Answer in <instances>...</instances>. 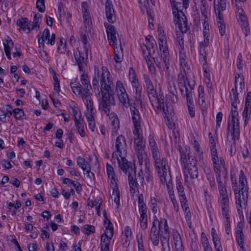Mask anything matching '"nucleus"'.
I'll use <instances>...</instances> for the list:
<instances>
[{"mask_svg":"<svg viewBox=\"0 0 251 251\" xmlns=\"http://www.w3.org/2000/svg\"><path fill=\"white\" fill-rule=\"evenodd\" d=\"M149 142L153 159L159 157L160 155L158 147L153 136L151 135L149 136Z\"/></svg>","mask_w":251,"mask_h":251,"instance_id":"nucleus-22","label":"nucleus"},{"mask_svg":"<svg viewBox=\"0 0 251 251\" xmlns=\"http://www.w3.org/2000/svg\"><path fill=\"white\" fill-rule=\"evenodd\" d=\"M174 22L176 26V45L177 48L181 49L184 47L183 33H186L188 30L187 20L186 16L175 17Z\"/></svg>","mask_w":251,"mask_h":251,"instance_id":"nucleus-4","label":"nucleus"},{"mask_svg":"<svg viewBox=\"0 0 251 251\" xmlns=\"http://www.w3.org/2000/svg\"><path fill=\"white\" fill-rule=\"evenodd\" d=\"M208 47L203 46L202 43L199 44V52L201 56V58H202L204 63L203 64H205L207 63V48Z\"/></svg>","mask_w":251,"mask_h":251,"instance_id":"nucleus-38","label":"nucleus"},{"mask_svg":"<svg viewBox=\"0 0 251 251\" xmlns=\"http://www.w3.org/2000/svg\"><path fill=\"white\" fill-rule=\"evenodd\" d=\"M70 107L73 114L74 121H75V119H82L81 113L79 111V108L76 106L73 105H71Z\"/></svg>","mask_w":251,"mask_h":251,"instance_id":"nucleus-47","label":"nucleus"},{"mask_svg":"<svg viewBox=\"0 0 251 251\" xmlns=\"http://www.w3.org/2000/svg\"><path fill=\"white\" fill-rule=\"evenodd\" d=\"M14 117L16 119H20L24 115V111L20 108H15L13 110Z\"/></svg>","mask_w":251,"mask_h":251,"instance_id":"nucleus-61","label":"nucleus"},{"mask_svg":"<svg viewBox=\"0 0 251 251\" xmlns=\"http://www.w3.org/2000/svg\"><path fill=\"white\" fill-rule=\"evenodd\" d=\"M180 161L183 169L184 176H198V170L197 161L193 156H189V153H186L179 147Z\"/></svg>","mask_w":251,"mask_h":251,"instance_id":"nucleus-3","label":"nucleus"},{"mask_svg":"<svg viewBox=\"0 0 251 251\" xmlns=\"http://www.w3.org/2000/svg\"><path fill=\"white\" fill-rule=\"evenodd\" d=\"M239 189L240 191L248 192L247 180L243 170L240 171L239 176Z\"/></svg>","mask_w":251,"mask_h":251,"instance_id":"nucleus-23","label":"nucleus"},{"mask_svg":"<svg viewBox=\"0 0 251 251\" xmlns=\"http://www.w3.org/2000/svg\"><path fill=\"white\" fill-rule=\"evenodd\" d=\"M94 115L95 114L90 115L89 114H85L89 127L92 131L95 130L96 126Z\"/></svg>","mask_w":251,"mask_h":251,"instance_id":"nucleus-39","label":"nucleus"},{"mask_svg":"<svg viewBox=\"0 0 251 251\" xmlns=\"http://www.w3.org/2000/svg\"><path fill=\"white\" fill-rule=\"evenodd\" d=\"M230 115L228 120L227 136L230 135L231 139L236 141L239 139L240 136L239 122L236 117L238 115L236 109L231 108Z\"/></svg>","mask_w":251,"mask_h":251,"instance_id":"nucleus-7","label":"nucleus"},{"mask_svg":"<svg viewBox=\"0 0 251 251\" xmlns=\"http://www.w3.org/2000/svg\"><path fill=\"white\" fill-rule=\"evenodd\" d=\"M176 188L179 197L180 203L187 202L186 197L184 191V187L179 178L176 177Z\"/></svg>","mask_w":251,"mask_h":251,"instance_id":"nucleus-19","label":"nucleus"},{"mask_svg":"<svg viewBox=\"0 0 251 251\" xmlns=\"http://www.w3.org/2000/svg\"><path fill=\"white\" fill-rule=\"evenodd\" d=\"M251 113V106L245 105L244 109L243 112V117L245 121V124L248 123V120L250 117Z\"/></svg>","mask_w":251,"mask_h":251,"instance_id":"nucleus-45","label":"nucleus"},{"mask_svg":"<svg viewBox=\"0 0 251 251\" xmlns=\"http://www.w3.org/2000/svg\"><path fill=\"white\" fill-rule=\"evenodd\" d=\"M70 86L72 89L73 92L76 96H79L83 89L82 88V86L79 84V83L78 82H76L75 80L74 82H71L70 83Z\"/></svg>","mask_w":251,"mask_h":251,"instance_id":"nucleus-35","label":"nucleus"},{"mask_svg":"<svg viewBox=\"0 0 251 251\" xmlns=\"http://www.w3.org/2000/svg\"><path fill=\"white\" fill-rule=\"evenodd\" d=\"M154 160L159 177H164L165 180L169 179L170 171L167 159L160 156L154 158Z\"/></svg>","mask_w":251,"mask_h":251,"instance_id":"nucleus-9","label":"nucleus"},{"mask_svg":"<svg viewBox=\"0 0 251 251\" xmlns=\"http://www.w3.org/2000/svg\"><path fill=\"white\" fill-rule=\"evenodd\" d=\"M226 214L227 215L224 214V211H222L223 216L226 219L225 223L226 232L227 234H229L230 233V223L229 221V211H227V214L226 213Z\"/></svg>","mask_w":251,"mask_h":251,"instance_id":"nucleus-48","label":"nucleus"},{"mask_svg":"<svg viewBox=\"0 0 251 251\" xmlns=\"http://www.w3.org/2000/svg\"><path fill=\"white\" fill-rule=\"evenodd\" d=\"M132 121L134 127L133 133L136 137L134 139L135 150L144 148L145 146L143 145V136L141 127V116L138 115V113L136 110L133 111Z\"/></svg>","mask_w":251,"mask_h":251,"instance_id":"nucleus-5","label":"nucleus"},{"mask_svg":"<svg viewBox=\"0 0 251 251\" xmlns=\"http://www.w3.org/2000/svg\"><path fill=\"white\" fill-rule=\"evenodd\" d=\"M159 39V50L163 52V55L165 62H167L168 61V49L167 44L166 37L163 33H162L161 30H160V33L158 35Z\"/></svg>","mask_w":251,"mask_h":251,"instance_id":"nucleus-15","label":"nucleus"},{"mask_svg":"<svg viewBox=\"0 0 251 251\" xmlns=\"http://www.w3.org/2000/svg\"><path fill=\"white\" fill-rule=\"evenodd\" d=\"M214 165V170L215 173L216 178H217V175L218 174L219 176V178L221 177V170L222 168L225 169V164L224 160L220 158V159L216 162L215 164H213Z\"/></svg>","mask_w":251,"mask_h":251,"instance_id":"nucleus-29","label":"nucleus"},{"mask_svg":"<svg viewBox=\"0 0 251 251\" xmlns=\"http://www.w3.org/2000/svg\"><path fill=\"white\" fill-rule=\"evenodd\" d=\"M80 80L82 84L84 87V88H91V86L90 84V81L88 78V75L84 72L82 73L81 75Z\"/></svg>","mask_w":251,"mask_h":251,"instance_id":"nucleus-42","label":"nucleus"},{"mask_svg":"<svg viewBox=\"0 0 251 251\" xmlns=\"http://www.w3.org/2000/svg\"><path fill=\"white\" fill-rule=\"evenodd\" d=\"M244 87V78L243 75L241 74H238L237 75L235 76V92L237 93V92L238 91L241 92Z\"/></svg>","mask_w":251,"mask_h":251,"instance_id":"nucleus-25","label":"nucleus"},{"mask_svg":"<svg viewBox=\"0 0 251 251\" xmlns=\"http://www.w3.org/2000/svg\"><path fill=\"white\" fill-rule=\"evenodd\" d=\"M155 100L154 101L155 110L158 111L160 110L162 112H165V110L168 111L167 106H165L164 99L165 97L163 94L159 93L155 96Z\"/></svg>","mask_w":251,"mask_h":251,"instance_id":"nucleus-18","label":"nucleus"},{"mask_svg":"<svg viewBox=\"0 0 251 251\" xmlns=\"http://www.w3.org/2000/svg\"><path fill=\"white\" fill-rule=\"evenodd\" d=\"M173 238L175 248L183 247L180 236L177 231H173Z\"/></svg>","mask_w":251,"mask_h":251,"instance_id":"nucleus-40","label":"nucleus"},{"mask_svg":"<svg viewBox=\"0 0 251 251\" xmlns=\"http://www.w3.org/2000/svg\"><path fill=\"white\" fill-rule=\"evenodd\" d=\"M217 25L219 27V32L222 36L224 35L226 33V25L223 21V18L220 20L217 18Z\"/></svg>","mask_w":251,"mask_h":251,"instance_id":"nucleus-52","label":"nucleus"},{"mask_svg":"<svg viewBox=\"0 0 251 251\" xmlns=\"http://www.w3.org/2000/svg\"><path fill=\"white\" fill-rule=\"evenodd\" d=\"M89 89L90 88H83L81 91V93L79 95L82 99L85 100V101H88L92 99L90 96Z\"/></svg>","mask_w":251,"mask_h":251,"instance_id":"nucleus-53","label":"nucleus"},{"mask_svg":"<svg viewBox=\"0 0 251 251\" xmlns=\"http://www.w3.org/2000/svg\"><path fill=\"white\" fill-rule=\"evenodd\" d=\"M214 165V170L215 173L216 178H217V175L218 174L219 176V178L221 177V170L222 168L225 169V164L224 160L220 158V159L216 162L215 164H213Z\"/></svg>","mask_w":251,"mask_h":251,"instance_id":"nucleus-28","label":"nucleus"},{"mask_svg":"<svg viewBox=\"0 0 251 251\" xmlns=\"http://www.w3.org/2000/svg\"><path fill=\"white\" fill-rule=\"evenodd\" d=\"M85 53H86L85 52ZM74 55L76 63L85 64L86 62L88 56V55L86 56V54H85V56H84L83 53L79 51L78 54L75 53Z\"/></svg>","mask_w":251,"mask_h":251,"instance_id":"nucleus-43","label":"nucleus"},{"mask_svg":"<svg viewBox=\"0 0 251 251\" xmlns=\"http://www.w3.org/2000/svg\"><path fill=\"white\" fill-rule=\"evenodd\" d=\"M184 96L186 98L187 104L194 103L192 92L191 90H189L187 87L185 88V94Z\"/></svg>","mask_w":251,"mask_h":251,"instance_id":"nucleus-57","label":"nucleus"},{"mask_svg":"<svg viewBox=\"0 0 251 251\" xmlns=\"http://www.w3.org/2000/svg\"><path fill=\"white\" fill-rule=\"evenodd\" d=\"M146 166H147V162L145 163ZM144 177H145L146 181L148 182H152L153 177L151 175V172L150 171L149 168L146 166V168L145 169V173H144Z\"/></svg>","mask_w":251,"mask_h":251,"instance_id":"nucleus-60","label":"nucleus"},{"mask_svg":"<svg viewBox=\"0 0 251 251\" xmlns=\"http://www.w3.org/2000/svg\"><path fill=\"white\" fill-rule=\"evenodd\" d=\"M207 171L208 172L206 174V178L209 187L204 190V193L205 194H207L209 191L210 192L214 191L216 187V182L214 176L210 173V170L208 168L207 169Z\"/></svg>","mask_w":251,"mask_h":251,"instance_id":"nucleus-24","label":"nucleus"},{"mask_svg":"<svg viewBox=\"0 0 251 251\" xmlns=\"http://www.w3.org/2000/svg\"><path fill=\"white\" fill-rule=\"evenodd\" d=\"M217 2L218 3L216 4L215 0L214 1L215 13L217 18L221 20L224 18L223 11L226 9V2H220L219 0H217Z\"/></svg>","mask_w":251,"mask_h":251,"instance_id":"nucleus-21","label":"nucleus"},{"mask_svg":"<svg viewBox=\"0 0 251 251\" xmlns=\"http://www.w3.org/2000/svg\"><path fill=\"white\" fill-rule=\"evenodd\" d=\"M181 207L184 212L186 220L187 221L190 220L191 219V213L189 210L187 202H181Z\"/></svg>","mask_w":251,"mask_h":251,"instance_id":"nucleus-49","label":"nucleus"},{"mask_svg":"<svg viewBox=\"0 0 251 251\" xmlns=\"http://www.w3.org/2000/svg\"><path fill=\"white\" fill-rule=\"evenodd\" d=\"M144 58L146 61L150 71L151 73H153L155 71V67L153 65L151 55H147V56H145Z\"/></svg>","mask_w":251,"mask_h":251,"instance_id":"nucleus-54","label":"nucleus"},{"mask_svg":"<svg viewBox=\"0 0 251 251\" xmlns=\"http://www.w3.org/2000/svg\"><path fill=\"white\" fill-rule=\"evenodd\" d=\"M129 79L132 83L133 89H135L136 93H140V85L136 79L135 70L132 68H130L129 70Z\"/></svg>","mask_w":251,"mask_h":251,"instance_id":"nucleus-20","label":"nucleus"},{"mask_svg":"<svg viewBox=\"0 0 251 251\" xmlns=\"http://www.w3.org/2000/svg\"><path fill=\"white\" fill-rule=\"evenodd\" d=\"M163 52L160 50V53H158V56L156 57H152V59L159 69L162 70L165 68L168 69L170 67L169 52H168V55L167 57L168 60L167 62H165V60L164 59V58H163ZM166 61H167V60Z\"/></svg>","mask_w":251,"mask_h":251,"instance_id":"nucleus-16","label":"nucleus"},{"mask_svg":"<svg viewBox=\"0 0 251 251\" xmlns=\"http://www.w3.org/2000/svg\"><path fill=\"white\" fill-rule=\"evenodd\" d=\"M113 188V193L112 198H114V201L117 204L118 206L120 204V191L118 188V185H112Z\"/></svg>","mask_w":251,"mask_h":251,"instance_id":"nucleus-37","label":"nucleus"},{"mask_svg":"<svg viewBox=\"0 0 251 251\" xmlns=\"http://www.w3.org/2000/svg\"><path fill=\"white\" fill-rule=\"evenodd\" d=\"M236 240L237 242L238 245L241 247L244 246V236L243 231L236 230Z\"/></svg>","mask_w":251,"mask_h":251,"instance_id":"nucleus-44","label":"nucleus"},{"mask_svg":"<svg viewBox=\"0 0 251 251\" xmlns=\"http://www.w3.org/2000/svg\"><path fill=\"white\" fill-rule=\"evenodd\" d=\"M208 136L209 137V146L210 150H217L216 147V138L213 137V135L211 133H209L208 134Z\"/></svg>","mask_w":251,"mask_h":251,"instance_id":"nucleus-62","label":"nucleus"},{"mask_svg":"<svg viewBox=\"0 0 251 251\" xmlns=\"http://www.w3.org/2000/svg\"><path fill=\"white\" fill-rule=\"evenodd\" d=\"M111 239L106 238L103 235L100 238V250L101 251H110L109 249Z\"/></svg>","mask_w":251,"mask_h":251,"instance_id":"nucleus-34","label":"nucleus"},{"mask_svg":"<svg viewBox=\"0 0 251 251\" xmlns=\"http://www.w3.org/2000/svg\"><path fill=\"white\" fill-rule=\"evenodd\" d=\"M104 26L106 28L109 43L115 48V46L117 45L118 32L115 26L113 25L105 23Z\"/></svg>","mask_w":251,"mask_h":251,"instance_id":"nucleus-13","label":"nucleus"},{"mask_svg":"<svg viewBox=\"0 0 251 251\" xmlns=\"http://www.w3.org/2000/svg\"><path fill=\"white\" fill-rule=\"evenodd\" d=\"M106 171L107 176L110 180V182L112 185L117 184L113 168L108 163H107L106 164Z\"/></svg>","mask_w":251,"mask_h":251,"instance_id":"nucleus-30","label":"nucleus"},{"mask_svg":"<svg viewBox=\"0 0 251 251\" xmlns=\"http://www.w3.org/2000/svg\"><path fill=\"white\" fill-rule=\"evenodd\" d=\"M217 182L218 183V188L219 193L218 201L222 211H224V214L227 215V211H229V200L225 184L222 182L221 178H219V176L217 175Z\"/></svg>","mask_w":251,"mask_h":251,"instance_id":"nucleus-6","label":"nucleus"},{"mask_svg":"<svg viewBox=\"0 0 251 251\" xmlns=\"http://www.w3.org/2000/svg\"><path fill=\"white\" fill-rule=\"evenodd\" d=\"M139 222L141 227L145 230L148 228V218L147 216H140Z\"/></svg>","mask_w":251,"mask_h":251,"instance_id":"nucleus-59","label":"nucleus"},{"mask_svg":"<svg viewBox=\"0 0 251 251\" xmlns=\"http://www.w3.org/2000/svg\"><path fill=\"white\" fill-rule=\"evenodd\" d=\"M235 203L238 211H241L243 208H245L247 205L248 192L239 191L234 193Z\"/></svg>","mask_w":251,"mask_h":251,"instance_id":"nucleus-12","label":"nucleus"},{"mask_svg":"<svg viewBox=\"0 0 251 251\" xmlns=\"http://www.w3.org/2000/svg\"><path fill=\"white\" fill-rule=\"evenodd\" d=\"M144 80L145 83L146 90L152 89L154 88L153 85L149 77L147 75H144Z\"/></svg>","mask_w":251,"mask_h":251,"instance_id":"nucleus-56","label":"nucleus"},{"mask_svg":"<svg viewBox=\"0 0 251 251\" xmlns=\"http://www.w3.org/2000/svg\"><path fill=\"white\" fill-rule=\"evenodd\" d=\"M17 25L24 32L28 33L30 31V28L28 27V19L26 18H22L17 21Z\"/></svg>","mask_w":251,"mask_h":251,"instance_id":"nucleus-27","label":"nucleus"},{"mask_svg":"<svg viewBox=\"0 0 251 251\" xmlns=\"http://www.w3.org/2000/svg\"><path fill=\"white\" fill-rule=\"evenodd\" d=\"M246 0H232V3L235 8L236 15L238 21L240 22L245 34L247 36L249 33L248 28L249 24L245 12L242 8V4L244 3Z\"/></svg>","mask_w":251,"mask_h":251,"instance_id":"nucleus-8","label":"nucleus"},{"mask_svg":"<svg viewBox=\"0 0 251 251\" xmlns=\"http://www.w3.org/2000/svg\"><path fill=\"white\" fill-rule=\"evenodd\" d=\"M138 159V162L139 165H143L144 161H146L147 158V153L145 151L144 148H141L135 150Z\"/></svg>","mask_w":251,"mask_h":251,"instance_id":"nucleus-33","label":"nucleus"},{"mask_svg":"<svg viewBox=\"0 0 251 251\" xmlns=\"http://www.w3.org/2000/svg\"><path fill=\"white\" fill-rule=\"evenodd\" d=\"M85 104L87 107V112L85 114H95V111L94 109L93 102L92 100H88L85 102Z\"/></svg>","mask_w":251,"mask_h":251,"instance_id":"nucleus-51","label":"nucleus"},{"mask_svg":"<svg viewBox=\"0 0 251 251\" xmlns=\"http://www.w3.org/2000/svg\"><path fill=\"white\" fill-rule=\"evenodd\" d=\"M209 7V5L205 0H201L200 10L202 17L207 16V10Z\"/></svg>","mask_w":251,"mask_h":251,"instance_id":"nucleus-41","label":"nucleus"},{"mask_svg":"<svg viewBox=\"0 0 251 251\" xmlns=\"http://www.w3.org/2000/svg\"><path fill=\"white\" fill-rule=\"evenodd\" d=\"M95 227L94 226L90 225H85L82 228V231L87 235L95 232Z\"/></svg>","mask_w":251,"mask_h":251,"instance_id":"nucleus-50","label":"nucleus"},{"mask_svg":"<svg viewBox=\"0 0 251 251\" xmlns=\"http://www.w3.org/2000/svg\"><path fill=\"white\" fill-rule=\"evenodd\" d=\"M128 180L130 188V192L131 193L134 194L138 190L137 186L139 184L137 182H136V179L133 178V177L130 173L128 175Z\"/></svg>","mask_w":251,"mask_h":251,"instance_id":"nucleus-31","label":"nucleus"},{"mask_svg":"<svg viewBox=\"0 0 251 251\" xmlns=\"http://www.w3.org/2000/svg\"><path fill=\"white\" fill-rule=\"evenodd\" d=\"M202 18V25L203 27V33L206 34L207 32H209V24L208 23V17H201Z\"/></svg>","mask_w":251,"mask_h":251,"instance_id":"nucleus-63","label":"nucleus"},{"mask_svg":"<svg viewBox=\"0 0 251 251\" xmlns=\"http://www.w3.org/2000/svg\"><path fill=\"white\" fill-rule=\"evenodd\" d=\"M187 71L185 69H184L183 73H180L178 74L177 77V81L179 84V87H184L185 88L186 86V81L188 79Z\"/></svg>","mask_w":251,"mask_h":251,"instance_id":"nucleus-32","label":"nucleus"},{"mask_svg":"<svg viewBox=\"0 0 251 251\" xmlns=\"http://www.w3.org/2000/svg\"><path fill=\"white\" fill-rule=\"evenodd\" d=\"M197 177L196 176H184L185 185L190 190H191L192 188L195 187Z\"/></svg>","mask_w":251,"mask_h":251,"instance_id":"nucleus-36","label":"nucleus"},{"mask_svg":"<svg viewBox=\"0 0 251 251\" xmlns=\"http://www.w3.org/2000/svg\"><path fill=\"white\" fill-rule=\"evenodd\" d=\"M101 76L98 70H95L94 77L92 81L93 89L96 95L100 98L99 109L108 116L112 105H115V100L113 91L114 84L110 78V74L106 67L101 68Z\"/></svg>","mask_w":251,"mask_h":251,"instance_id":"nucleus-1","label":"nucleus"},{"mask_svg":"<svg viewBox=\"0 0 251 251\" xmlns=\"http://www.w3.org/2000/svg\"><path fill=\"white\" fill-rule=\"evenodd\" d=\"M117 95L119 101L124 107L126 109L128 108L129 107L130 108L132 119L133 110H136L137 111L138 115H140L138 109L134 106V105H133L132 103L130 102V100L126 92L121 93Z\"/></svg>","mask_w":251,"mask_h":251,"instance_id":"nucleus-14","label":"nucleus"},{"mask_svg":"<svg viewBox=\"0 0 251 251\" xmlns=\"http://www.w3.org/2000/svg\"><path fill=\"white\" fill-rule=\"evenodd\" d=\"M115 91L116 92L117 95L126 92L121 81L119 80L117 81Z\"/></svg>","mask_w":251,"mask_h":251,"instance_id":"nucleus-55","label":"nucleus"},{"mask_svg":"<svg viewBox=\"0 0 251 251\" xmlns=\"http://www.w3.org/2000/svg\"><path fill=\"white\" fill-rule=\"evenodd\" d=\"M135 178L136 180V182H137L138 184H140L143 185L144 181V172L142 170H140V172L138 174H136L135 172Z\"/></svg>","mask_w":251,"mask_h":251,"instance_id":"nucleus-58","label":"nucleus"},{"mask_svg":"<svg viewBox=\"0 0 251 251\" xmlns=\"http://www.w3.org/2000/svg\"><path fill=\"white\" fill-rule=\"evenodd\" d=\"M115 146L116 150L112 153L111 161L114 163L117 161L120 169L126 173L129 169V164L126 159L127 144L123 135H120L117 137Z\"/></svg>","mask_w":251,"mask_h":251,"instance_id":"nucleus-2","label":"nucleus"},{"mask_svg":"<svg viewBox=\"0 0 251 251\" xmlns=\"http://www.w3.org/2000/svg\"><path fill=\"white\" fill-rule=\"evenodd\" d=\"M105 14L109 23H113L116 21V16L113 5L110 0H107L105 3Z\"/></svg>","mask_w":251,"mask_h":251,"instance_id":"nucleus-17","label":"nucleus"},{"mask_svg":"<svg viewBox=\"0 0 251 251\" xmlns=\"http://www.w3.org/2000/svg\"><path fill=\"white\" fill-rule=\"evenodd\" d=\"M158 228L159 231L161 232L160 238L162 247H163L165 244L169 246L170 232L167 222L165 219L163 218L160 219L159 222Z\"/></svg>","mask_w":251,"mask_h":251,"instance_id":"nucleus-10","label":"nucleus"},{"mask_svg":"<svg viewBox=\"0 0 251 251\" xmlns=\"http://www.w3.org/2000/svg\"><path fill=\"white\" fill-rule=\"evenodd\" d=\"M38 45L40 48L43 47L44 45L45 41H47V44H50V45L53 46L55 43V35L54 33H52L51 38H50V33L48 29H45L41 35L39 34L37 36Z\"/></svg>","mask_w":251,"mask_h":251,"instance_id":"nucleus-11","label":"nucleus"},{"mask_svg":"<svg viewBox=\"0 0 251 251\" xmlns=\"http://www.w3.org/2000/svg\"><path fill=\"white\" fill-rule=\"evenodd\" d=\"M148 95L149 99L152 105L154 108H155L154 101L155 100V96H156L157 94H158L156 90L154 89V88L152 89H151L150 90H147Z\"/></svg>","mask_w":251,"mask_h":251,"instance_id":"nucleus-46","label":"nucleus"},{"mask_svg":"<svg viewBox=\"0 0 251 251\" xmlns=\"http://www.w3.org/2000/svg\"><path fill=\"white\" fill-rule=\"evenodd\" d=\"M77 165L81 168L83 172H88L91 170V166L84 158L78 156L76 159Z\"/></svg>","mask_w":251,"mask_h":251,"instance_id":"nucleus-26","label":"nucleus"},{"mask_svg":"<svg viewBox=\"0 0 251 251\" xmlns=\"http://www.w3.org/2000/svg\"><path fill=\"white\" fill-rule=\"evenodd\" d=\"M232 94H230L231 105L234 109H237L236 100L237 99V93H235L234 89H232Z\"/></svg>","mask_w":251,"mask_h":251,"instance_id":"nucleus-64","label":"nucleus"}]
</instances>
